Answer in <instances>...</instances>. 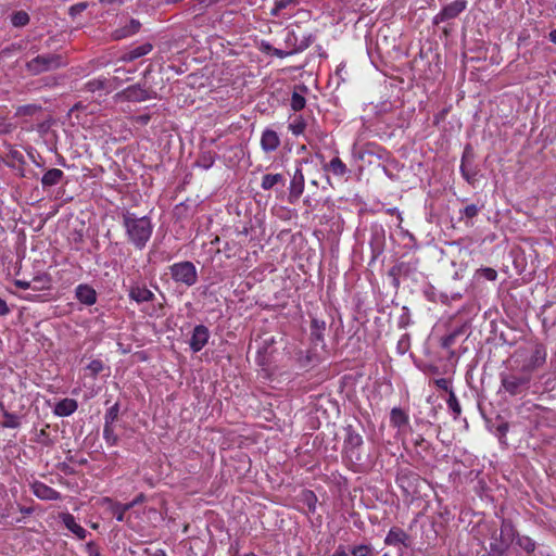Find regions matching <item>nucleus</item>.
I'll return each mask as SVG.
<instances>
[{
  "label": "nucleus",
  "mask_w": 556,
  "mask_h": 556,
  "mask_svg": "<svg viewBox=\"0 0 556 556\" xmlns=\"http://www.w3.org/2000/svg\"><path fill=\"white\" fill-rule=\"evenodd\" d=\"M382 556H390L389 554H383Z\"/></svg>",
  "instance_id": "52"
},
{
  "label": "nucleus",
  "mask_w": 556,
  "mask_h": 556,
  "mask_svg": "<svg viewBox=\"0 0 556 556\" xmlns=\"http://www.w3.org/2000/svg\"><path fill=\"white\" fill-rule=\"evenodd\" d=\"M4 428L15 429L20 426L18 417L14 414L4 413V421L2 422Z\"/></svg>",
  "instance_id": "29"
},
{
  "label": "nucleus",
  "mask_w": 556,
  "mask_h": 556,
  "mask_svg": "<svg viewBox=\"0 0 556 556\" xmlns=\"http://www.w3.org/2000/svg\"><path fill=\"white\" fill-rule=\"evenodd\" d=\"M140 28V23L136 20H131L127 26L124 28L117 29L114 34L116 39L126 38L136 34Z\"/></svg>",
  "instance_id": "22"
},
{
  "label": "nucleus",
  "mask_w": 556,
  "mask_h": 556,
  "mask_svg": "<svg viewBox=\"0 0 556 556\" xmlns=\"http://www.w3.org/2000/svg\"><path fill=\"white\" fill-rule=\"evenodd\" d=\"M143 500V496L142 495H139L137 498H135L134 501L138 503H140L141 501Z\"/></svg>",
  "instance_id": "51"
},
{
  "label": "nucleus",
  "mask_w": 556,
  "mask_h": 556,
  "mask_svg": "<svg viewBox=\"0 0 556 556\" xmlns=\"http://www.w3.org/2000/svg\"><path fill=\"white\" fill-rule=\"evenodd\" d=\"M447 405L456 415L460 414V405L453 392L450 393Z\"/></svg>",
  "instance_id": "35"
},
{
  "label": "nucleus",
  "mask_w": 556,
  "mask_h": 556,
  "mask_svg": "<svg viewBox=\"0 0 556 556\" xmlns=\"http://www.w3.org/2000/svg\"><path fill=\"white\" fill-rule=\"evenodd\" d=\"M30 282L33 291L48 290L51 287V278L46 274L35 277Z\"/></svg>",
  "instance_id": "23"
},
{
  "label": "nucleus",
  "mask_w": 556,
  "mask_h": 556,
  "mask_svg": "<svg viewBox=\"0 0 556 556\" xmlns=\"http://www.w3.org/2000/svg\"><path fill=\"white\" fill-rule=\"evenodd\" d=\"M151 50H152V45L149 42H146V43H142V45L129 50L124 59L132 61V60H136L140 56L148 54Z\"/></svg>",
  "instance_id": "21"
},
{
  "label": "nucleus",
  "mask_w": 556,
  "mask_h": 556,
  "mask_svg": "<svg viewBox=\"0 0 556 556\" xmlns=\"http://www.w3.org/2000/svg\"><path fill=\"white\" fill-rule=\"evenodd\" d=\"M466 8V3L464 0H455L451 4L446 5L437 18L441 21L451 20L456 17L460 12H463Z\"/></svg>",
  "instance_id": "11"
},
{
  "label": "nucleus",
  "mask_w": 556,
  "mask_h": 556,
  "mask_svg": "<svg viewBox=\"0 0 556 556\" xmlns=\"http://www.w3.org/2000/svg\"><path fill=\"white\" fill-rule=\"evenodd\" d=\"M285 177L281 174H267L263 176L261 187L264 190L273 189L277 185H283Z\"/></svg>",
  "instance_id": "20"
},
{
  "label": "nucleus",
  "mask_w": 556,
  "mask_h": 556,
  "mask_svg": "<svg viewBox=\"0 0 556 556\" xmlns=\"http://www.w3.org/2000/svg\"><path fill=\"white\" fill-rule=\"evenodd\" d=\"M30 489L34 495L40 500L54 501L60 498V493L43 482L35 481L31 483Z\"/></svg>",
  "instance_id": "7"
},
{
  "label": "nucleus",
  "mask_w": 556,
  "mask_h": 556,
  "mask_svg": "<svg viewBox=\"0 0 556 556\" xmlns=\"http://www.w3.org/2000/svg\"><path fill=\"white\" fill-rule=\"evenodd\" d=\"M520 380L515 377H505L502 380V384L504 389L509 392L510 394H516L519 387H520Z\"/></svg>",
  "instance_id": "26"
},
{
  "label": "nucleus",
  "mask_w": 556,
  "mask_h": 556,
  "mask_svg": "<svg viewBox=\"0 0 556 556\" xmlns=\"http://www.w3.org/2000/svg\"><path fill=\"white\" fill-rule=\"evenodd\" d=\"M305 498H306V501L309 504V508L313 510L315 508L314 502L316 501L314 493L313 492H306L305 493Z\"/></svg>",
  "instance_id": "45"
},
{
  "label": "nucleus",
  "mask_w": 556,
  "mask_h": 556,
  "mask_svg": "<svg viewBox=\"0 0 556 556\" xmlns=\"http://www.w3.org/2000/svg\"><path fill=\"white\" fill-rule=\"evenodd\" d=\"M128 294L137 303L150 302L154 299V293L142 285L131 286Z\"/></svg>",
  "instance_id": "9"
},
{
  "label": "nucleus",
  "mask_w": 556,
  "mask_h": 556,
  "mask_svg": "<svg viewBox=\"0 0 556 556\" xmlns=\"http://www.w3.org/2000/svg\"><path fill=\"white\" fill-rule=\"evenodd\" d=\"M105 79H94L88 83V87L91 91L104 88Z\"/></svg>",
  "instance_id": "39"
},
{
  "label": "nucleus",
  "mask_w": 556,
  "mask_h": 556,
  "mask_svg": "<svg viewBox=\"0 0 556 556\" xmlns=\"http://www.w3.org/2000/svg\"><path fill=\"white\" fill-rule=\"evenodd\" d=\"M123 226L128 241L138 250H142L152 236L153 225L147 216L138 217L126 212L123 214Z\"/></svg>",
  "instance_id": "1"
},
{
  "label": "nucleus",
  "mask_w": 556,
  "mask_h": 556,
  "mask_svg": "<svg viewBox=\"0 0 556 556\" xmlns=\"http://www.w3.org/2000/svg\"><path fill=\"white\" fill-rule=\"evenodd\" d=\"M266 50L271 52L273 54L277 55L278 58H285L289 54L288 52H285L282 50L271 48L270 46H266Z\"/></svg>",
  "instance_id": "42"
},
{
  "label": "nucleus",
  "mask_w": 556,
  "mask_h": 556,
  "mask_svg": "<svg viewBox=\"0 0 556 556\" xmlns=\"http://www.w3.org/2000/svg\"><path fill=\"white\" fill-rule=\"evenodd\" d=\"M384 544L395 547L399 556H409L408 549L412 546V539L409 534L401 528H391L384 539Z\"/></svg>",
  "instance_id": "2"
},
{
  "label": "nucleus",
  "mask_w": 556,
  "mask_h": 556,
  "mask_svg": "<svg viewBox=\"0 0 556 556\" xmlns=\"http://www.w3.org/2000/svg\"><path fill=\"white\" fill-rule=\"evenodd\" d=\"M104 501L111 504L112 513L114 514V516L116 517V519L118 521H123L125 513L127 510H129L131 507H134L135 505H137L136 501H132L127 504L112 503V501L110 498H105Z\"/></svg>",
  "instance_id": "18"
},
{
  "label": "nucleus",
  "mask_w": 556,
  "mask_h": 556,
  "mask_svg": "<svg viewBox=\"0 0 556 556\" xmlns=\"http://www.w3.org/2000/svg\"><path fill=\"white\" fill-rule=\"evenodd\" d=\"M464 213H465V215L467 217H473L478 213V207L476 205H473V204L468 205V206L465 207Z\"/></svg>",
  "instance_id": "41"
},
{
  "label": "nucleus",
  "mask_w": 556,
  "mask_h": 556,
  "mask_svg": "<svg viewBox=\"0 0 556 556\" xmlns=\"http://www.w3.org/2000/svg\"><path fill=\"white\" fill-rule=\"evenodd\" d=\"M346 443L351 446H361L363 443V439L358 433L349 432Z\"/></svg>",
  "instance_id": "34"
},
{
  "label": "nucleus",
  "mask_w": 556,
  "mask_h": 556,
  "mask_svg": "<svg viewBox=\"0 0 556 556\" xmlns=\"http://www.w3.org/2000/svg\"><path fill=\"white\" fill-rule=\"evenodd\" d=\"M501 538L513 539L515 538V530L509 523H503L501 527Z\"/></svg>",
  "instance_id": "36"
},
{
  "label": "nucleus",
  "mask_w": 556,
  "mask_h": 556,
  "mask_svg": "<svg viewBox=\"0 0 556 556\" xmlns=\"http://www.w3.org/2000/svg\"><path fill=\"white\" fill-rule=\"evenodd\" d=\"M28 14L23 11L14 13L11 18L12 24L16 27L25 26L28 23Z\"/></svg>",
  "instance_id": "28"
},
{
  "label": "nucleus",
  "mask_w": 556,
  "mask_h": 556,
  "mask_svg": "<svg viewBox=\"0 0 556 556\" xmlns=\"http://www.w3.org/2000/svg\"><path fill=\"white\" fill-rule=\"evenodd\" d=\"M38 110H39V108L37 105H24V106H20L18 108L17 114H20V115H22V114L33 115Z\"/></svg>",
  "instance_id": "38"
},
{
  "label": "nucleus",
  "mask_w": 556,
  "mask_h": 556,
  "mask_svg": "<svg viewBox=\"0 0 556 556\" xmlns=\"http://www.w3.org/2000/svg\"><path fill=\"white\" fill-rule=\"evenodd\" d=\"M304 123L302 119H295L293 123L290 124L289 128L292 131L293 135H300L304 130Z\"/></svg>",
  "instance_id": "37"
},
{
  "label": "nucleus",
  "mask_w": 556,
  "mask_h": 556,
  "mask_svg": "<svg viewBox=\"0 0 556 556\" xmlns=\"http://www.w3.org/2000/svg\"><path fill=\"white\" fill-rule=\"evenodd\" d=\"M307 91V88L304 87V86H296L293 93H292V97H291V108L294 110V111H301L302 109H304L305 104H306V100H305V97H304V93Z\"/></svg>",
  "instance_id": "15"
},
{
  "label": "nucleus",
  "mask_w": 556,
  "mask_h": 556,
  "mask_svg": "<svg viewBox=\"0 0 556 556\" xmlns=\"http://www.w3.org/2000/svg\"><path fill=\"white\" fill-rule=\"evenodd\" d=\"M468 149H466L464 155H463V159H462V165H460V172L463 174V177L468 181V182H472L475 180V176L476 174L468 168V165H467V162H468Z\"/></svg>",
  "instance_id": "25"
},
{
  "label": "nucleus",
  "mask_w": 556,
  "mask_h": 556,
  "mask_svg": "<svg viewBox=\"0 0 556 556\" xmlns=\"http://www.w3.org/2000/svg\"><path fill=\"white\" fill-rule=\"evenodd\" d=\"M295 2H296V0H279L276 3L275 8L271 10V14L276 16V15H278V13L281 10L288 8L289 5H291V4L295 3Z\"/></svg>",
  "instance_id": "33"
},
{
  "label": "nucleus",
  "mask_w": 556,
  "mask_h": 556,
  "mask_svg": "<svg viewBox=\"0 0 556 556\" xmlns=\"http://www.w3.org/2000/svg\"><path fill=\"white\" fill-rule=\"evenodd\" d=\"M353 556H374L372 548L369 545H357L352 548Z\"/></svg>",
  "instance_id": "31"
},
{
  "label": "nucleus",
  "mask_w": 556,
  "mask_h": 556,
  "mask_svg": "<svg viewBox=\"0 0 556 556\" xmlns=\"http://www.w3.org/2000/svg\"><path fill=\"white\" fill-rule=\"evenodd\" d=\"M62 519L66 529H68L78 539H85L87 531L76 521L75 517L68 513L61 514Z\"/></svg>",
  "instance_id": "10"
},
{
  "label": "nucleus",
  "mask_w": 556,
  "mask_h": 556,
  "mask_svg": "<svg viewBox=\"0 0 556 556\" xmlns=\"http://www.w3.org/2000/svg\"><path fill=\"white\" fill-rule=\"evenodd\" d=\"M89 556H100V555L97 552H94L91 546H89Z\"/></svg>",
  "instance_id": "49"
},
{
  "label": "nucleus",
  "mask_w": 556,
  "mask_h": 556,
  "mask_svg": "<svg viewBox=\"0 0 556 556\" xmlns=\"http://www.w3.org/2000/svg\"><path fill=\"white\" fill-rule=\"evenodd\" d=\"M10 312L9 306L7 302L2 299H0V316H5Z\"/></svg>",
  "instance_id": "44"
},
{
  "label": "nucleus",
  "mask_w": 556,
  "mask_h": 556,
  "mask_svg": "<svg viewBox=\"0 0 556 556\" xmlns=\"http://www.w3.org/2000/svg\"><path fill=\"white\" fill-rule=\"evenodd\" d=\"M329 167L336 176H343L346 173V166L339 157L332 159L329 163Z\"/></svg>",
  "instance_id": "27"
},
{
  "label": "nucleus",
  "mask_w": 556,
  "mask_h": 556,
  "mask_svg": "<svg viewBox=\"0 0 556 556\" xmlns=\"http://www.w3.org/2000/svg\"><path fill=\"white\" fill-rule=\"evenodd\" d=\"M63 177V172L58 168L49 169L45 173L41 178V184L43 187H51L58 185Z\"/></svg>",
  "instance_id": "17"
},
{
  "label": "nucleus",
  "mask_w": 556,
  "mask_h": 556,
  "mask_svg": "<svg viewBox=\"0 0 556 556\" xmlns=\"http://www.w3.org/2000/svg\"><path fill=\"white\" fill-rule=\"evenodd\" d=\"M304 175L301 167H296L290 182V197L299 199L304 191Z\"/></svg>",
  "instance_id": "12"
},
{
  "label": "nucleus",
  "mask_w": 556,
  "mask_h": 556,
  "mask_svg": "<svg viewBox=\"0 0 556 556\" xmlns=\"http://www.w3.org/2000/svg\"><path fill=\"white\" fill-rule=\"evenodd\" d=\"M61 61L58 56L40 55L28 62L27 67L30 72L37 74L42 71H48L58 67Z\"/></svg>",
  "instance_id": "4"
},
{
  "label": "nucleus",
  "mask_w": 556,
  "mask_h": 556,
  "mask_svg": "<svg viewBox=\"0 0 556 556\" xmlns=\"http://www.w3.org/2000/svg\"><path fill=\"white\" fill-rule=\"evenodd\" d=\"M170 275L176 282L192 286L197 281V269L191 262L176 263L170 266Z\"/></svg>",
  "instance_id": "3"
},
{
  "label": "nucleus",
  "mask_w": 556,
  "mask_h": 556,
  "mask_svg": "<svg viewBox=\"0 0 556 556\" xmlns=\"http://www.w3.org/2000/svg\"><path fill=\"white\" fill-rule=\"evenodd\" d=\"M76 299L85 305H93L97 302L96 290L86 283L78 285L75 290Z\"/></svg>",
  "instance_id": "8"
},
{
  "label": "nucleus",
  "mask_w": 556,
  "mask_h": 556,
  "mask_svg": "<svg viewBox=\"0 0 556 556\" xmlns=\"http://www.w3.org/2000/svg\"><path fill=\"white\" fill-rule=\"evenodd\" d=\"M280 144V139L276 131L266 129L261 138V146L265 152L275 151Z\"/></svg>",
  "instance_id": "13"
},
{
  "label": "nucleus",
  "mask_w": 556,
  "mask_h": 556,
  "mask_svg": "<svg viewBox=\"0 0 556 556\" xmlns=\"http://www.w3.org/2000/svg\"><path fill=\"white\" fill-rule=\"evenodd\" d=\"M546 349L541 344L536 345L530 358V367L538 368L542 366L546 361Z\"/></svg>",
  "instance_id": "19"
},
{
  "label": "nucleus",
  "mask_w": 556,
  "mask_h": 556,
  "mask_svg": "<svg viewBox=\"0 0 556 556\" xmlns=\"http://www.w3.org/2000/svg\"><path fill=\"white\" fill-rule=\"evenodd\" d=\"M390 420L394 427H396L399 429H403V431L408 426V416L404 410H402L400 408H393L391 410Z\"/></svg>",
  "instance_id": "16"
},
{
  "label": "nucleus",
  "mask_w": 556,
  "mask_h": 556,
  "mask_svg": "<svg viewBox=\"0 0 556 556\" xmlns=\"http://www.w3.org/2000/svg\"><path fill=\"white\" fill-rule=\"evenodd\" d=\"M548 37L553 43H556V29L552 30Z\"/></svg>",
  "instance_id": "48"
},
{
  "label": "nucleus",
  "mask_w": 556,
  "mask_h": 556,
  "mask_svg": "<svg viewBox=\"0 0 556 556\" xmlns=\"http://www.w3.org/2000/svg\"><path fill=\"white\" fill-rule=\"evenodd\" d=\"M437 386L441 389L447 390L450 387V383L446 379H439V380H437Z\"/></svg>",
  "instance_id": "46"
},
{
  "label": "nucleus",
  "mask_w": 556,
  "mask_h": 556,
  "mask_svg": "<svg viewBox=\"0 0 556 556\" xmlns=\"http://www.w3.org/2000/svg\"><path fill=\"white\" fill-rule=\"evenodd\" d=\"M102 369H103V364L99 359L91 361L87 366V370H89L92 376L98 375L99 372L102 371Z\"/></svg>",
  "instance_id": "32"
},
{
  "label": "nucleus",
  "mask_w": 556,
  "mask_h": 556,
  "mask_svg": "<svg viewBox=\"0 0 556 556\" xmlns=\"http://www.w3.org/2000/svg\"><path fill=\"white\" fill-rule=\"evenodd\" d=\"M105 439L108 442H111L112 444H114L116 441V437L113 434V429L111 426H110L109 438H105Z\"/></svg>",
  "instance_id": "47"
},
{
  "label": "nucleus",
  "mask_w": 556,
  "mask_h": 556,
  "mask_svg": "<svg viewBox=\"0 0 556 556\" xmlns=\"http://www.w3.org/2000/svg\"><path fill=\"white\" fill-rule=\"evenodd\" d=\"M119 97L128 101L141 102L151 98L150 91L139 85H134L123 90Z\"/></svg>",
  "instance_id": "6"
},
{
  "label": "nucleus",
  "mask_w": 556,
  "mask_h": 556,
  "mask_svg": "<svg viewBox=\"0 0 556 556\" xmlns=\"http://www.w3.org/2000/svg\"><path fill=\"white\" fill-rule=\"evenodd\" d=\"M210 331L203 325H198L194 327L189 345L190 349L197 353L200 352L208 342Z\"/></svg>",
  "instance_id": "5"
},
{
  "label": "nucleus",
  "mask_w": 556,
  "mask_h": 556,
  "mask_svg": "<svg viewBox=\"0 0 556 556\" xmlns=\"http://www.w3.org/2000/svg\"><path fill=\"white\" fill-rule=\"evenodd\" d=\"M480 273L485 279L491 281L495 280L497 277V274L493 268H482Z\"/></svg>",
  "instance_id": "40"
},
{
  "label": "nucleus",
  "mask_w": 556,
  "mask_h": 556,
  "mask_svg": "<svg viewBox=\"0 0 556 556\" xmlns=\"http://www.w3.org/2000/svg\"><path fill=\"white\" fill-rule=\"evenodd\" d=\"M154 556H166L163 551H157Z\"/></svg>",
  "instance_id": "50"
},
{
  "label": "nucleus",
  "mask_w": 556,
  "mask_h": 556,
  "mask_svg": "<svg viewBox=\"0 0 556 556\" xmlns=\"http://www.w3.org/2000/svg\"><path fill=\"white\" fill-rule=\"evenodd\" d=\"M117 415H118V405L117 404L113 405L112 407H110L108 409V412L105 414V425H104V429H103L104 438H109L110 425H112L116 420Z\"/></svg>",
  "instance_id": "24"
},
{
  "label": "nucleus",
  "mask_w": 556,
  "mask_h": 556,
  "mask_svg": "<svg viewBox=\"0 0 556 556\" xmlns=\"http://www.w3.org/2000/svg\"><path fill=\"white\" fill-rule=\"evenodd\" d=\"M14 285L20 288V289H23V290H27V289H30L31 290V282L30 281H26V280H15L14 281Z\"/></svg>",
  "instance_id": "43"
},
{
  "label": "nucleus",
  "mask_w": 556,
  "mask_h": 556,
  "mask_svg": "<svg viewBox=\"0 0 556 556\" xmlns=\"http://www.w3.org/2000/svg\"><path fill=\"white\" fill-rule=\"evenodd\" d=\"M78 405L74 399H63L54 406L53 413L60 417L71 416L77 409Z\"/></svg>",
  "instance_id": "14"
},
{
  "label": "nucleus",
  "mask_w": 556,
  "mask_h": 556,
  "mask_svg": "<svg viewBox=\"0 0 556 556\" xmlns=\"http://www.w3.org/2000/svg\"><path fill=\"white\" fill-rule=\"evenodd\" d=\"M518 544L527 553H531L535 549V542L529 536H519Z\"/></svg>",
  "instance_id": "30"
}]
</instances>
